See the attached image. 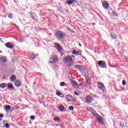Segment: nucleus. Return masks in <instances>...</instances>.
Wrapping results in <instances>:
<instances>
[{
    "label": "nucleus",
    "mask_w": 128,
    "mask_h": 128,
    "mask_svg": "<svg viewBox=\"0 0 128 128\" xmlns=\"http://www.w3.org/2000/svg\"><path fill=\"white\" fill-rule=\"evenodd\" d=\"M63 60L66 64H68L67 65L68 66H70L74 62V60H72V57L70 56H66Z\"/></svg>",
    "instance_id": "f257e3e1"
},
{
    "label": "nucleus",
    "mask_w": 128,
    "mask_h": 128,
    "mask_svg": "<svg viewBox=\"0 0 128 128\" xmlns=\"http://www.w3.org/2000/svg\"><path fill=\"white\" fill-rule=\"evenodd\" d=\"M55 36L58 40H62L64 38V34L61 30H58L55 33Z\"/></svg>",
    "instance_id": "f03ea898"
},
{
    "label": "nucleus",
    "mask_w": 128,
    "mask_h": 128,
    "mask_svg": "<svg viewBox=\"0 0 128 128\" xmlns=\"http://www.w3.org/2000/svg\"><path fill=\"white\" fill-rule=\"evenodd\" d=\"M96 118L98 122V124H104V122H106V120L102 118L100 115H98Z\"/></svg>",
    "instance_id": "7ed1b4c3"
},
{
    "label": "nucleus",
    "mask_w": 128,
    "mask_h": 128,
    "mask_svg": "<svg viewBox=\"0 0 128 128\" xmlns=\"http://www.w3.org/2000/svg\"><path fill=\"white\" fill-rule=\"evenodd\" d=\"M58 60V58L56 56H52L50 58V61L49 62L50 64H54V62H56Z\"/></svg>",
    "instance_id": "20e7f679"
},
{
    "label": "nucleus",
    "mask_w": 128,
    "mask_h": 128,
    "mask_svg": "<svg viewBox=\"0 0 128 128\" xmlns=\"http://www.w3.org/2000/svg\"><path fill=\"white\" fill-rule=\"evenodd\" d=\"M98 88L99 90H102L103 92H106V88L104 86V84L102 82H99L98 84Z\"/></svg>",
    "instance_id": "39448f33"
},
{
    "label": "nucleus",
    "mask_w": 128,
    "mask_h": 128,
    "mask_svg": "<svg viewBox=\"0 0 128 128\" xmlns=\"http://www.w3.org/2000/svg\"><path fill=\"white\" fill-rule=\"evenodd\" d=\"M92 100H94V98H92L90 96H88L86 98L85 102L88 104H90Z\"/></svg>",
    "instance_id": "423d86ee"
},
{
    "label": "nucleus",
    "mask_w": 128,
    "mask_h": 128,
    "mask_svg": "<svg viewBox=\"0 0 128 128\" xmlns=\"http://www.w3.org/2000/svg\"><path fill=\"white\" fill-rule=\"evenodd\" d=\"M98 66L100 68H106V63L103 60L99 61L98 62Z\"/></svg>",
    "instance_id": "0eeeda50"
},
{
    "label": "nucleus",
    "mask_w": 128,
    "mask_h": 128,
    "mask_svg": "<svg viewBox=\"0 0 128 128\" xmlns=\"http://www.w3.org/2000/svg\"><path fill=\"white\" fill-rule=\"evenodd\" d=\"M66 100H67L68 102H75L76 101V99L74 98L73 96H72V95L70 94H68L66 96Z\"/></svg>",
    "instance_id": "6e6552de"
},
{
    "label": "nucleus",
    "mask_w": 128,
    "mask_h": 128,
    "mask_svg": "<svg viewBox=\"0 0 128 128\" xmlns=\"http://www.w3.org/2000/svg\"><path fill=\"white\" fill-rule=\"evenodd\" d=\"M78 2V0H66V4H68V6H70L71 4H72L74 2Z\"/></svg>",
    "instance_id": "1a4fd4ad"
},
{
    "label": "nucleus",
    "mask_w": 128,
    "mask_h": 128,
    "mask_svg": "<svg viewBox=\"0 0 128 128\" xmlns=\"http://www.w3.org/2000/svg\"><path fill=\"white\" fill-rule=\"evenodd\" d=\"M71 84L73 86V88H78V83L76 82V81H74L72 80Z\"/></svg>",
    "instance_id": "9d476101"
},
{
    "label": "nucleus",
    "mask_w": 128,
    "mask_h": 128,
    "mask_svg": "<svg viewBox=\"0 0 128 128\" xmlns=\"http://www.w3.org/2000/svg\"><path fill=\"white\" fill-rule=\"evenodd\" d=\"M55 48L58 50V52H62V46L60 45V44L58 43H55Z\"/></svg>",
    "instance_id": "9b49d317"
},
{
    "label": "nucleus",
    "mask_w": 128,
    "mask_h": 128,
    "mask_svg": "<svg viewBox=\"0 0 128 128\" xmlns=\"http://www.w3.org/2000/svg\"><path fill=\"white\" fill-rule=\"evenodd\" d=\"M102 4L104 8H108V6H110L108 3L106 1H103L102 2Z\"/></svg>",
    "instance_id": "f8f14e48"
},
{
    "label": "nucleus",
    "mask_w": 128,
    "mask_h": 128,
    "mask_svg": "<svg viewBox=\"0 0 128 128\" xmlns=\"http://www.w3.org/2000/svg\"><path fill=\"white\" fill-rule=\"evenodd\" d=\"M5 46L8 48H14V44H12L10 42L6 43Z\"/></svg>",
    "instance_id": "ddd939ff"
},
{
    "label": "nucleus",
    "mask_w": 128,
    "mask_h": 128,
    "mask_svg": "<svg viewBox=\"0 0 128 128\" xmlns=\"http://www.w3.org/2000/svg\"><path fill=\"white\" fill-rule=\"evenodd\" d=\"M4 108L6 112H8V110H10V109L12 108V106L8 104H6L4 106Z\"/></svg>",
    "instance_id": "4468645a"
},
{
    "label": "nucleus",
    "mask_w": 128,
    "mask_h": 128,
    "mask_svg": "<svg viewBox=\"0 0 128 128\" xmlns=\"http://www.w3.org/2000/svg\"><path fill=\"white\" fill-rule=\"evenodd\" d=\"M7 88L8 90H12L14 88V85L12 84H11L10 83H8L7 84Z\"/></svg>",
    "instance_id": "2eb2a0df"
},
{
    "label": "nucleus",
    "mask_w": 128,
    "mask_h": 128,
    "mask_svg": "<svg viewBox=\"0 0 128 128\" xmlns=\"http://www.w3.org/2000/svg\"><path fill=\"white\" fill-rule=\"evenodd\" d=\"M14 86H17V88H20V86H21L20 80H18L17 81L15 82Z\"/></svg>",
    "instance_id": "dca6fc26"
},
{
    "label": "nucleus",
    "mask_w": 128,
    "mask_h": 128,
    "mask_svg": "<svg viewBox=\"0 0 128 128\" xmlns=\"http://www.w3.org/2000/svg\"><path fill=\"white\" fill-rule=\"evenodd\" d=\"M7 60L6 58L4 57H1L0 58V62L2 64H4V62H6Z\"/></svg>",
    "instance_id": "f3484780"
},
{
    "label": "nucleus",
    "mask_w": 128,
    "mask_h": 128,
    "mask_svg": "<svg viewBox=\"0 0 128 128\" xmlns=\"http://www.w3.org/2000/svg\"><path fill=\"white\" fill-rule=\"evenodd\" d=\"M90 112L91 114H94V116H96V118L98 116V114L96 112V111H94V110L92 109V108L90 109Z\"/></svg>",
    "instance_id": "a211bd4d"
},
{
    "label": "nucleus",
    "mask_w": 128,
    "mask_h": 128,
    "mask_svg": "<svg viewBox=\"0 0 128 128\" xmlns=\"http://www.w3.org/2000/svg\"><path fill=\"white\" fill-rule=\"evenodd\" d=\"M16 75H12L10 78V82H16Z\"/></svg>",
    "instance_id": "6ab92c4d"
},
{
    "label": "nucleus",
    "mask_w": 128,
    "mask_h": 128,
    "mask_svg": "<svg viewBox=\"0 0 128 128\" xmlns=\"http://www.w3.org/2000/svg\"><path fill=\"white\" fill-rule=\"evenodd\" d=\"M8 86L6 83H2L0 84V88H6Z\"/></svg>",
    "instance_id": "aec40b11"
},
{
    "label": "nucleus",
    "mask_w": 128,
    "mask_h": 128,
    "mask_svg": "<svg viewBox=\"0 0 128 128\" xmlns=\"http://www.w3.org/2000/svg\"><path fill=\"white\" fill-rule=\"evenodd\" d=\"M58 108L60 112H64V106H60Z\"/></svg>",
    "instance_id": "412c9836"
},
{
    "label": "nucleus",
    "mask_w": 128,
    "mask_h": 128,
    "mask_svg": "<svg viewBox=\"0 0 128 128\" xmlns=\"http://www.w3.org/2000/svg\"><path fill=\"white\" fill-rule=\"evenodd\" d=\"M54 122H60V118L58 116L54 117Z\"/></svg>",
    "instance_id": "4be33fe9"
},
{
    "label": "nucleus",
    "mask_w": 128,
    "mask_h": 128,
    "mask_svg": "<svg viewBox=\"0 0 128 128\" xmlns=\"http://www.w3.org/2000/svg\"><path fill=\"white\" fill-rule=\"evenodd\" d=\"M72 54H78L80 52L78 51H76V50H74L72 52Z\"/></svg>",
    "instance_id": "5701e85b"
},
{
    "label": "nucleus",
    "mask_w": 128,
    "mask_h": 128,
    "mask_svg": "<svg viewBox=\"0 0 128 128\" xmlns=\"http://www.w3.org/2000/svg\"><path fill=\"white\" fill-rule=\"evenodd\" d=\"M60 86H66V84L64 82H61L60 83Z\"/></svg>",
    "instance_id": "b1692460"
},
{
    "label": "nucleus",
    "mask_w": 128,
    "mask_h": 128,
    "mask_svg": "<svg viewBox=\"0 0 128 128\" xmlns=\"http://www.w3.org/2000/svg\"><path fill=\"white\" fill-rule=\"evenodd\" d=\"M8 18H14V16L12 14H8Z\"/></svg>",
    "instance_id": "393cba45"
},
{
    "label": "nucleus",
    "mask_w": 128,
    "mask_h": 128,
    "mask_svg": "<svg viewBox=\"0 0 128 128\" xmlns=\"http://www.w3.org/2000/svg\"><path fill=\"white\" fill-rule=\"evenodd\" d=\"M56 96H61L62 92H60V91H57V92H56Z\"/></svg>",
    "instance_id": "a878e982"
},
{
    "label": "nucleus",
    "mask_w": 128,
    "mask_h": 128,
    "mask_svg": "<svg viewBox=\"0 0 128 128\" xmlns=\"http://www.w3.org/2000/svg\"><path fill=\"white\" fill-rule=\"evenodd\" d=\"M30 58H36V55L34 54H30Z\"/></svg>",
    "instance_id": "bb28decb"
},
{
    "label": "nucleus",
    "mask_w": 128,
    "mask_h": 128,
    "mask_svg": "<svg viewBox=\"0 0 128 128\" xmlns=\"http://www.w3.org/2000/svg\"><path fill=\"white\" fill-rule=\"evenodd\" d=\"M111 38H116V35L114 34H111Z\"/></svg>",
    "instance_id": "cd10ccee"
},
{
    "label": "nucleus",
    "mask_w": 128,
    "mask_h": 128,
    "mask_svg": "<svg viewBox=\"0 0 128 128\" xmlns=\"http://www.w3.org/2000/svg\"><path fill=\"white\" fill-rule=\"evenodd\" d=\"M86 82L87 84H90V80L88 78L86 79Z\"/></svg>",
    "instance_id": "c85d7f7f"
},
{
    "label": "nucleus",
    "mask_w": 128,
    "mask_h": 128,
    "mask_svg": "<svg viewBox=\"0 0 128 128\" xmlns=\"http://www.w3.org/2000/svg\"><path fill=\"white\" fill-rule=\"evenodd\" d=\"M69 110H73L74 106H69Z\"/></svg>",
    "instance_id": "c756f323"
},
{
    "label": "nucleus",
    "mask_w": 128,
    "mask_h": 128,
    "mask_svg": "<svg viewBox=\"0 0 128 128\" xmlns=\"http://www.w3.org/2000/svg\"><path fill=\"white\" fill-rule=\"evenodd\" d=\"M122 84L123 86H126V80H122Z\"/></svg>",
    "instance_id": "7c9ffc66"
},
{
    "label": "nucleus",
    "mask_w": 128,
    "mask_h": 128,
    "mask_svg": "<svg viewBox=\"0 0 128 128\" xmlns=\"http://www.w3.org/2000/svg\"><path fill=\"white\" fill-rule=\"evenodd\" d=\"M5 127H6V128H10V125H8V124L7 123L5 124Z\"/></svg>",
    "instance_id": "2f4dec72"
},
{
    "label": "nucleus",
    "mask_w": 128,
    "mask_h": 128,
    "mask_svg": "<svg viewBox=\"0 0 128 128\" xmlns=\"http://www.w3.org/2000/svg\"><path fill=\"white\" fill-rule=\"evenodd\" d=\"M30 118H31V120H34V118H36L34 117V116H30Z\"/></svg>",
    "instance_id": "473e14b6"
},
{
    "label": "nucleus",
    "mask_w": 128,
    "mask_h": 128,
    "mask_svg": "<svg viewBox=\"0 0 128 128\" xmlns=\"http://www.w3.org/2000/svg\"><path fill=\"white\" fill-rule=\"evenodd\" d=\"M74 94L76 96H78V92H74Z\"/></svg>",
    "instance_id": "72a5a7b5"
},
{
    "label": "nucleus",
    "mask_w": 128,
    "mask_h": 128,
    "mask_svg": "<svg viewBox=\"0 0 128 128\" xmlns=\"http://www.w3.org/2000/svg\"><path fill=\"white\" fill-rule=\"evenodd\" d=\"M0 118H4V114H0Z\"/></svg>",
    "instance_id": "f704fd0d"
},
{
    "label": "nucleus",
    "mask_w": 128,
    "mask_h": 128,
    "mask_svg": "<svg viewBox=\"0 0 128 128\" xmlns=\"http://www.w3.org/2000/svg\"><path fill=\"white\" fill-rule=\"evenodd\" d=\"M79 46H82V44H79Z\"/></svg>",
    "instance_id": "c9c22d12"
},
{
    "label": "nucleus",
    "mask_w": 128,
    "mask_h": 128,
    "mask_svg": "<svg viewBox=\"0 0 128 128\" xmlns=\"http://www.w3.org/2000/svg\"><path fill=\"white\" fill-rule=\"evenodd\" d=\"M72 56V58H74V56Z\"/></svg>",
    "instance_id": "e433bc0d"
},
{
    "label": "nucleus",
    "mask_w": 128,
    "mask_h": 128,
    "mask_svg": "<svg viewBox=\"0 0 128 128\" xmlns=\"http://www.w3.org/2000/svg\"><path fill=\"white\" fill-rule=\"evenodd\" d=\"M2 120V119L0 118V121Z\"/></svg>",
    "instance_id": "4c0bfd02"
},
{
    "label": "nucleus",
    "mask_w": 128,
    "mask_h": 128,
    "mask_svg": "<svg viewBox=\"0 0 128 128\" xmlns=\"http://www.w3.org/2000/svg\"><path fill=\"white\" fill-rule=\"evenodd\" d=\"M4 122H6V121H4Z\"/></svg>",
    "instance_id": "58836bf2"
}]
</instances>
